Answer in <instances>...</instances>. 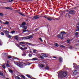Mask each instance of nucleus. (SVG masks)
<instances>
[{
	"label": "nucleus",
	"mask_w": 79,
	"mask_h": 79,
	"mask_svg": "<svg viewBox=\"0 0 79 79\" xmlns=\"http://www.w3.org/2000/svg\"><path fill=\"white\" fill-rule=\"evenodd\" d=\"M20 48L21 49V50H24V49L22 47H20Z\"/></svg>",
	"instance_id": "35"
},
{
	"label": "nucleus",
	"mask_w": 79,
	"mask_h": 79,
	"mask_svg": "<svg viewBox=\"0 0 79 79\" xmlns=\"http://www.w3.org/2000/svg\"><path fill=\"white\" fill-rule=\"evenodd\" d=\"M38 16H39L38 15H35V16H34L33 17V18L34 19H38L39 18V17H38Z\"/></svg>",
	"instance_id": "6"
},
{
	"label": "nucleus",
	"mask_w": 79,
	"mask_h": 79,
	"mask_svg": "<svg viewBox=\"0 0 79 79\" xmlns=\"http://www.w3.org/2000/svg\"><path fill=\"white\" fill-rule=\"evenodd\" d=\"M66 33H65L64 31H62L61 32L60 34H65Z\"/></svg>",
	"instance_id": "36"
},
{
	"label": "nucleus",
	"mask_w": 79,
	"mask_h": 79,
	"mask_svg": "<svg viewBox=\"0 0 79 79\" xmlns=\"http://www.w3.org/2000/svg\"><path fill=\"white\" fill-rule=\"evenodd\" d=\"M9 71L10 72V73H13V70L11 69L9 70Z\"/></svg>",
	"instance_id": "25"
},
{
	"label": "nucleus",
	"mask_w": 79,
	"mask_h": 79,
	"mask_svg": "<svg viewBox=\"0 0 79 79\" xmlns=\"http://www.w3.org/2000/svg\"><path fill=\"white\" fill-rule=\"evenodd\" d=\"M36 51H37L36 50H33V52H34V53H35V52H36Z\"/></svg>",
	"instance_id": "41"
},
{
	"label": "nucleus",
	"mask_w": 79,
	"mask_h": 79,
	"mask_svg": "<svg viewBox=\"0 0 79 79\" xmlns=\"http://www.w3.org/2000/svg\"><path fill=\"white\" fill-rule=\"evenodd\" d=\"M3 32L5 33L6 35L7 36L8 35H9V31H7V30H4L3 31Z\"/></svg>",
	"instance_id": "5"
},
{
	"label": "nucleus",
	"mask_w": 79,
	"mask_h": 79,
	"mask_svg": "<svg viewBox=\"0 0 79 79\" xmlns=\"http://www.w3.org/2000/svg\"><path fill=\"white\" fill-rule=\"evenodd\" d=\"M15 31H11L10 32L11 33H12V34H13V33H15Z\"/></svg>",
	"instance_id": "33"
},
{
	"label": "nucleus",
	"mask_w": 79,
	"mask_h": 79,
	"mask_svg": "<svg viewBox=\"0 0 79 79\" xmlns=\"http://www.w3.org/2000/svg\"><path fill=\"white\" fill-rule=\"evenodd\" d=\"M15 11H18V10H15Z\"/></svg>",
	"instance_id": "59"
},
{
	"label": "nucleus",
	"mask_w": 79,
	"mask_h": 79,
	"mask_svg": "<svg viewBox=\"0 0 79 79\" xmlns=\"http://www.w3.org/2000/svg\"><path fill=\"white\" fill-rule=\"evenodd\" d=\"M9 2H13V0H9Z\"/></svg>",
	"instance_id": "44"
},
{
	"label": "nucleus",
	"mask_w": 79,
	"mask_h": 79,
	"mask_svg": "<svg viewBox=\"0 0 79 79\" xmlns=\"http://www.w3.org/2000/svg\"><path fill=\"white\" fill-rule=\"evenodd\" d=\"M19 14L20 15H21L23 16H25V15H24V14H23V13H22L19 12Z\"/></svg>",
	"instance_id": "17"
},
{
	"label": "nucleus",
	"mask_w": 79,
	"mask_h": 79,
	"mask_svg": "<svg viewBox=\"0 0 79 79\" xmlns=\"http://www.w3.org/2000/svg\"><path fill=\"white\" fill-rule=\"evenodd\" d=\"M59 60H60V63H61L63 61H62V58L61 57H60L59 58Z\"/></svg>",
	"instance_id": "10"
},
{
	"label": "nucleus",
	"mask_w": 79,
	"mask_h": 79,
	"mask_svg": "<svg viewBox=\"0 0 79 79\" xmlns=\"http://www.w3.org/2000/svg\"><path fill=\"white\" fill-rule=\"evenodd\" d=\"M66 15H68L69 16V14H66Z\"/></svg>",
	"instance_id": "55"
},
{
	"label": "nucleus",
	"mask_w": 79,
	"mask_h": 79,
	"mask_svg": "<svg viewBox=\"0 0 79 79\" xmlns=\"http://www.w3.org/2000/svg\"><path fill=\"white\" fill-rule=\"evenodd\" d=\"M14 63L15 64H16V65H17V66H18V64L19 63H18V62H14Z\"/></svg>",
	"instance_id": "22"
},
{
	"label": "nucleus",
	"mask_w": 79,
	"mask_h": 79,
	"mask_svg": "<svg viewBox=\"0 0 79 79\" xmlns=\"http://www.w3.org/2000/svg\"><path fill=\"white\" fill-rule=\"evenodd\" d=\"M14 59H15V60H19V59L17 57H15L14 58Z\"/></svg>",
	"instance_id": "46"
},
{
	"label": "nucleus",
	"mask_w": 79,
	"mask_h": 79,
	"mask_svg": "<svg viewBox=\"0 0 79 79\" xmlns=\"http://www.w3.org/2000/svg\"><path fill=\"white\" fill-rule=\"evenodd\" d=\"M64 34L60 33L57 35V37L59 39H63V35Z\"/></svg>",
	"instance_id": "3"
},
{
	"label": "nucleus",
	"mask_w": 79,
	"mask_h": 79,
	"mask_svg": "<svg viewBox=\"0 0 79 79\" xmlns=\"http://www.w3.org/2000/svg\"><path fill=\"white\" fill-rule=\"evenodd\" d=\"M38 66H40V67H41V68H44V67L45 66V65H43L42 64L40 65V64H39Z\"/></svg>",
	"instance_id": "13"
},
{
	"label": "nucleus",
	"mask_w": 79,
	"mask_h": 79,
	"mask_svg": "<svg viewBox=\"0 0 79 79\" xmlns=\"http://www.w3.org/2000/svg\"><path fill=\"white\" fill-rule=\"evenodd\" d=\"M40 58H41L42 59H44V57H43L42 56H40Z\"/></svg>",
	"instance_id": "34"
},
{
	"label": "nucleus",
	"mask_w": 79,
	"mask_h": 79,
	"mask_svg": "<svg viewBox=\"0 0 79 79\" xmlns=\"http://www.w3.org/2000/svg\"><path fill=\"white\" fill-rule=\"evenodd\" d=\"M5 55H7V54H6V53H5Z\"/></svg>",
	"instance_id": "61"
},
{
	"label": "nucleus",
	"mask_w": 79,
	"mask_h": 79,
	"mask_svg": "<svg viewBox=\"0 0 79 79\" xmlns=\"http://www.w3.org/2000/svg\"><path fill=\"white\" fill-rule=\"evenodd\" d=\"M53 58H56V57L55 56H53Z\"/></svg>",
	"instance_id": "56"
},
{
	"label": "nucleus",
	"mask_w": 79,
	"mask_h": 79,
	"mask_svg": "<svg viewBox=\"0 0 79 79\" xmlns=\"http://www.w3.org/2000/svg\"><path fill=\"white\" fill-rule=\"evenodd\" d=\"M22 46L23 47V48H25V46L23 45Z\"/></svg>",
	"instance_id": "53"
},
{
	"label": "nucleus",
	"mask_w": 79,
	"mask_h": 79,
	"mask_svg": "<svg viewBox=\"0 0 79 79\" xmlns=\"http://www.w3.org/2000/svg\"><path fill=\"white\" fill-rule=\"evenodd\" d=\"M65 67H66V65L64 66V68H65Z\"/></svg>",
	"instance_id": "58"
},
{
	"label": "nucleus",
	"mask_w": 79,
	"mask_h": 79,
	"mask_svg": "<svg viewBox=\"0 0 79 79\" xmlns=\"http://www.w3.org/2000/svg\"><path fill=\"white\" fill-rule=\"evenodd\" d=\"M23 28L24 29H27V27L26 26H25L23 27Z\"/></svg>",
	"instance_id": "31"
},
{
	"label": "nucleus",
	"mask_w": 79,
	"mask_h": 79,
	"mask_svg": "<svg viewBox=\"0 0 79 79\" xmlns=\"http://www.w3.org/2000/svg\"><path fill=\"white\" fill-rule=\"evenodd\" d=\"M27 47H25L24 48V50H27Z\"/></svg>",
	"instance_id": "48"
},
{
	"label": "nucleus",
	"mask_w": 79,
	"mask_h": 79,
	"mask_svg": "<svg viewBox=\"0 0 79 79\" xmlns=\"http://www.w3.org/2000/svg\"><path fill=\"white\" fill-rule=\"evenodd\" d=\"M15 38L16 40H18V35L15 36Z\"/></svg>",
	"instance_id": "16"
},
{
	"label": "nucleus",
	"mask_w": 79,
	"mask_h": 79,
	"mask_svg": "<svg viewBox=\"0 0 79 79\" xmlns=\"http://www.w3.org/2000/svg\"><path fill=\"white\" fill-rule=\"evenodd\" d=\"M77 28L78 30H77V31H79V27H77Z\"/></svg>",
	"instance_id": "45"
},
{
	"label": "nucleus",
	"mask_w": 79,
	"mask_h": 79,
	"mask_svg": "<svg viewBox=\"0 0 79 79\" xmlns=\"http://www.w3.org/2000/svg\"><path fill=\"white\" fill-rule=\"evenodd\" d=\"M21 77H23V79H25L26 78V77L24 75H21Z\"/></svg>",
	"instance_id": "32"
},
{
	"label": "nucleus",
	"mask_w": 79,
	"mask_h": 79,
	"mask_svg": "<svg viewBox=\"0 0 79 79\" xmlns=\"http://www.w3.org/2000/svg\"><path fill=\"white\" fill-rule=\"evenodd\" d=\"M24 53V52H23V54H22L23 56H26V54H25Z\"/></svg>",
	"instance_id": "18"
},
{
	"label": "nucleus",
	"mask_w": 79,
	"mask_h": 79,
	"mask_svg": "<svg viewBox=\"0 0 79 79\" xmlns=\"http://www.w3.org/2000/svg\"><path fill=\"white\" fill-rule=\"evenodd\" d=\"M6 79H9V78H6Z\"/></svg>",
	"instance_id": "60"
},
{
	"label": "nucleus",
	"mask_w": 79,
	"mask_h": 79,
	"mask_svg": "<svg viewBox=\"0 0 79 79\" xmlns=\"http://www.w3.org/2000/svg\"><path fill=\"white\" fill-rule=\"evenodd\" d=\"M39 39L41 41V42H42L43 41V40H42V38H39Z\"/></svg>",
	"instance_id": "40"
},
{
	"label": "nucleus",
	"mask_w": 79,
	"mask_h": 79,
	"mask_svg": "<svg viewBox=\"0 0 79 79\" xmlns=\"http://www.w3.org/2000/svg\"><path fill=\"white\" fill-rule=\"evenodd\" d=\"M15 79H21V78H20V77H19L18 76H17L15 77Z\"/></svg>",
	"instance_id": "20"
},
{
	"label": "nucleus",
	"mask_w": 79,
	"mask_h": 79,
	"mask_svg": "<svg viewBox=\"0 0 79 79\" xmlns=\"http://www.w3.org/2000/svg\"><path fill=\"white\" fill-rule=\"evenodd\" d=\"M38 30H39V29H37V28H36L35 29V31H38Z\"/></svg>",
	"instance_id": "54"
},
{
	"label": "nucleus",
	"mask_w": 79,
	"mask_h": 79,
	"mask_svg": "<svg viewBox=\"0 0 79 79\" xmlns=\"http://www.w3.org/2000/svg\"><path fill=\"white\" fill-rule=\"evenodd\" d=\"M67 74H68L67 72H64L62 74H59L58 76L59 77L64 78V77H66Z\"/></svg>",
	"instance_id": "1"
},
{
	"label": "nucleus",
	"mask_w": 79,
	"mask_h": 79,
	"mask_svg": "<svg viewBox=\"0 0 79 79\" xmlns=\"http://www.w3.org/2000/svg\"><path fill=\"white\" fill-rule=\"evenodd\" d=\"M18 66H19L20 68H23V65L19 63L18 64Z\"/></svg>",
	"instance_id": "7"
},
{
	"label": "nucleus",
	"mask_w": 79,
	"mask_h": 79,
	"mask_svg": "<svg viewBox=\"0 0 79 79\" xmlns=\"http://www.w3.org/2000/svg\"><path fill=\"white\" fill-rule=\"evenodd\" d=\"M44 18H46L47 19L48 18V17H46V16H44Z\"/></svg>",
	"instance_id": "51"
},
{
	"label": "nucleus",
	"mask_w": 79,
	"mask_h": 79,
	"mask_svg": "<svg viewBox=\"0 0 79 79\" xmlns=\"http://www.w3.org/2000/svg\"><path fill=\"white\" fill-rule=\"evenodd\" d=\"M3 23L4 24H9V22L6 21L5 23L3 22Z\"/></svg>",
	"instance_id": "15"
},
{
	"label": "nucleus",
	"mask_w": 79,
	"mask_h": 79,
	"mask_svg": "<svg viewBox=\"0 0 79 79\" xmlns=\"http://www.w3.org/2000/svg\"><path fill=\"white\" fill-rule=\"evenodd\" d=\"M6 66H7L8 67H9L10 66V65H9V64H6Z\"/></svg>",
	"instance_id": "43"
},
{
	"label": "nucleus",
	"mask_w": 79,
	"mask_h": 79,
	"mask_svg": "<svg viewBox=\"0 0 79 79\" xmlns=\"http://www.w3.org/2000/svg\"><path fill=\"white\" fill-rule=\"evenodd\" d=\"M22 24L23 26H25V25H26V23L24 22L22 23Z\"/></svg>",
	"instance_id": "21"
},
{
	"label": "nucleus",
	"mask_w": 79,
	"mask_h": 79,
	"mask_svg": "<svg viewBox=\"0 0 79 79\" xmlns=\"http://www.w3.org/2000/svg\"><path fill=\"white\" fill-rule=\"evenodd\" d=\"M28 56L29 57H31L32 56V54H29L28 55Z\"/></svg>",
	"instance_id": "29"
},
{
	"label": "nucleus",
	"mask_w": 79,
	"mask_h": 79,
	"mask_svg": "<svg viewBox=\"0 0 79 79\" xmlns=\"http://www.w3.org/2000/svg\"><path fill=\"white\" fill-rule=\"evenodd\" d=\"M2 45V43H1V41L0 40V45Z\"/></svg>",
	"instance_id": "52"
},
{
	"label": "nucleus",
	"mask_w": 79,
	"mask_h": 79,
	"mask_svg": "<svg viewBox=\"0 0 79 79\" xmlns=\"http://www.w3.org/2000/svg\"><path fill=\"white\" fill-rule=\"evenodd\" d=\"M5 8L7 10H12V9H11V8L9 7H5Z\"/></svg>",
	"instance_id": "11"
},
{
	"label": "nucleus",
	"mask_w": 79,
	"mask_h": 79,
	"mask_svg": "<svg viewBox=\"0 0 79 79\" xmlns=\"http://www.w3.org/2000/svg\"><path fill=\"white\" fill-rule=\"evenodd\" d=\"M31 60H32V61H34L35 60H38V58H34L32 59H31Z\"/></svg>",
	"instance_id": "12"
},
{
	"label": "nucleus",
	"mask_w": 79,
	"mask_h": 79,
	"mask_svg": "<svg viewBox=\"0 0 79 79\" xmlns=\"http://www.w3.org/2000/svg\"><path fill=\"white\" fill-rule=\"evenodd\" d=\"M3 15V14L2 13H0V16H2Z\"/></svg>",
	"instance_id": "47"
},
{
	"label": "nucleus",
	"mask_w": 79,
	"mask_h": 79,
	"mask_svg": "<svg viewBox=\"0 0 79 79\" xmlns=\"http://www.w3.org/2000/svg\"><path fill=\"white\" fill-rule=\"evenodd\" d=\"M47 19H48V20H49V21H52V19H51V18H48Z\"/></svg>",
	"instance_id": "24"
},
{
	"label": "nucleus",
	"mask_w": 79,
	"mask_h": 79,
	"mask_svg": "<svg viewBox=\"0 0 79 79\" xmlns=\"http://www.w3.org/2000/svg\"><path fill=\"white\" fill-rule=\"evenodd\" d=\"M31 38H32V35H31L22 37V40H27V39H29Z\"/></svg>",
	"instance_id": "2"
},
{
	"label": "nucleus",
	"mask_w": 79,
	"mask_h": 79,
	"mask_svg": "<svg viewBox=\"0 0 79 79\" xmlns=\"http://www.w3.org/2000/svg\"><path fill=\"white\" fill-rule=\"evenodd\" d=\"M55 46H56V47H58L59 46V45H58V44L57 43H56L55 44Z\"/></svg>",
	"instance_id": "28"
},
{
	"label": "nucleus",
	"mask_w": 79,
	"mask_h": 79,
	"mask_svg": "<svg viewBox=\"0 0 79 79\" xmlns=\"http://www.w3.org/2000/svg\"><path fill=\"white\" fill-rule=\"evenodd\" d=\"M1 71H0V73H1Z\"/></svg>",
	"instance_id": "63"
},
{
	"label": "nucleus",
	"mask_w": 79,
	"mask_h": 79,
	"mask_svg": "<svg viewBox=\"0 0 79 79\" xmlns=\"http://www.w3.org/2000/svg\"><path fill=\"white\" fill-rule=\"evenodd\" d=\"M20 44H24V42H20Z\"/></svg>",
	"instance_id": "38"
},
{
	"label": "nucleus",
	"mask_w": 79,
	"mask_h": 79,
	"mask_svg": "<svg viewBox=\"0 0 79 79\" xmlns=\"http://www.w3.org/2000/svg\"><path fill=\"white\" fill-rule=\"evenodd\" d=\"M7 37H8L9 38H11L12 36L11 35H8Z\"/></svg>",
	"instance_id": "27"
},
{
	"label": "nucleus",
	"mask_w": 79,
	"mask_h": 79,
	"mask_svg": "<svg viewBox=\"0 0 79 79\" xmlns=\"http://www.w3.org/2000/svg\"><path fill=\"white\" fill-rule=\"evenodd\" d=\"M0 23H2V21H1V20H0Z\"/></svg>",
	"instance_id": "57"
},
{
	"label": "nucleus",
	"mask_w": 79,
	"mask_h": 79,
	"mask_svg": "<svg viewBox=\"0 0 79 79\" xmlns=\"http://www.w3.org/2000/svg\"><path fill=\"white\" fill-rule=\"evenodd\" d=\"M26 76L29 78H31V79H32V76H31V75H29L28 74H27V75H26Z\"/></svg>",
	"instance_id": "9"
},
{
	"label": "nucleus",
	"mask_w": 79,
	"mask_h": 79,
	"mask_svg": "<svg viewBox=\"0 0 79 79\" xmlns=\"http://www.w3.org/2000/svg\"><path fill=\"white\" fill-rule=\"evenodd\" d=\"M30 53H31V52H32V51H30Z\"/></svg>",
	"instance_id": "62"
},
{
	"label": "nucleus",
	"mask_w": 79,
	"mask_h": 79,
	"mask_svg": "<svg viewBox=\"0 0 79 79\" xmlns=\"http://www.w3.org/2000/svg\"><path fill=\"white\" fill-rule=\"evenodd\" d=\"M1 29V27H0V29Z\"/></svg>",
	"instance_id": "64"
},
{
	"label": "nucleus",
	"mask_w": 79,
	"mask_h": 79,
	"mask_svg": "<svg viewBox=\"0 0 79 79\" xmlns=\"http://www.w3.org/2000/svg\"><path fill=\"white\" fill-rule=\"evenodd\" d=\"M1 35H4V33L3 32H1Z\"/></svg>",
	"instance_id": "37"
},
{
	"label": "nucleus",
	"mask_w": 79,
	"mask_h": 79,
	"mask_svg": "<svg viewBox=\"0 0 79 79\" xmlns=\"http://www.w3.org/2000/svg\"><path fill=\"white\" fill-rule=\"evenodd\" d=\"M60 47L61 48H65V46H64L63 45H60Z\"/></svg>",
	"instance_id": "19"
},
{
	"label": "nucleus",
	"mask_w": 79,
	"mask_h": 79,
	"mask_svg": "<svg viewBox=\"0 0 79 79\" xmlns=\"http://www.w3.org/2000/svg\"><path fill=\"white\" fill-rule=\"evenodd\" d=\"M9 58H12V56H8L7 57Z\"/></svg>",
	"instance_id": "39"
},
{
	"label": "nucleus",
	"mask_w": 79,
	"mask_h": 79,
	"mask_svg": "<svg viewBox=\"0 0 79 79\" xmlns=\"http://www.w3.org/2000/svg\"><path fill=\"white\" fill-rule=\"evenodd\" d=\"M26 31H27L26 30H23V32H26Z\"/></svg>",
	"instance_id": "50"
},
{
	"label": "nucleus",
	"mask_w": 79,
	"mask_h": 79,
	"mask_svg": "<svg viewBox=\"0 0 79 79\" xmlns=\"http://www.w3.org/2000/svg\"><path fill=\"white\" fill-rule=\"evenodd\" d=\"M69 48L70 49H72V48H73V47H72V46H71Z\"/></svg>",
	"instance_id": "49"
},
{
	"label": "nucleus",
	"mask_w": 79,
	"mask_h": 79,
	"mask_svg": "<svg viewBox=\"0 0 79 79\" xmlns=\"http://www.w3.org/2000/svg\"><path fill=\"white\" fill-rule=\"evenodd\" d=\"M69 13L71 15H74V14H75V12H74V10H72L69 11Z\"/></svg>",
	"instance_id": "4"
},
{
	"label": "nucleus",
	"mask_w": 79,
	"mask_h": 79,
	"mask_svg": "<svg viewBox=\"0 0 79 79\" xmlns=\"http://www.w3.org/2000/svg\"><path fill=\"white\" fill-rule=\"evenodd\" d=\"M2 67L4 68V69H5V64H4L2 65Z\"/></svg>",
	"instance_id": "23"
},
{
	"label": "nucleus",
	"mask_w": 79,
	"mask_h": 79,
	"mask_svg": "<svg viewBox=\"0 0 79 79\" xmlns=\"http://www.w3.org/2000/svg\"><path fill=\"white\" fill-rule=\"evenodd\" d=\"M78 34H79V33H78V32H77L75 33V35H78Z\"/></svg>",
	"instance_id": "26"
},
{
	"label": "nucleus",
	"mask_w": 79,
	"mask_h": 79,
	"mask_svg": "<svg viewBox=\"0 0 79 79\" xmlns=\"http://www.w3.org/2000/svg\"><path fill=\"white\" fill-rule=\"evenodd\" d=\"M45 69H46L47 70H49V69H50V67H49V66L47 65L45 67Z\"/></svg>",
	"instance_id": "8"
},
{
	"label": "nucleus",
	"mask_w": 79,
	"mask_h": 79,
	"mask_svg": "<svg viewBox=\"0 0 79 79\" xmlns=\"http://www.w3.org/2000/svg\"><path fill=\"white\" fill-rule=\"evenodd\" d=\"M70 41V40H67V43H69V42Z\"/></svg>",
	"instance_id": "42"
},
{
	"label": "nucleus",
	"mask_w": 79,
	"mask_h": 79,
	"mask_svg": "<svg viewBox=\"0 0 79 79\" xmlns=\"http://www.w3.org/2000/svg\"><path fill=\"white\" fill-rule=\"evenodd\" d=\"M0 75L1 76H3V73H2L1 72V73H0Z\"/></svg>",
	"instance_id": "30"
},
{
	"label": "nucleus",
	"mask_w": 79,
	"mask_h": 79,
	"mask_svg": "<svg viewBox=\"0 0 79 79\" xmlns=\"http://www.w3.org/2000/svg\"><path fill=\"white\" fill-rule=\"evenodd\" d=\"M43 54V56H44V57H48V56L46 54Z\"/></svg>",
	"instance_id": "14"
}]
</instances>
